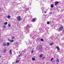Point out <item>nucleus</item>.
<instances>
[{"label": "nucleus", "instance_id": "34", "mask_svg": "<svg viewBox=\"0 0 64 64\" xmlns=\"http://www.w3.org/2000/svg\"><path fill=\"white\" fill-rule=\"evenodd\" d=\"M45 58V57H43V59H44V58Z\"/></svg>", "mask_w": 64, "mask_h": 64}, {"label": "nucleus", "instance_id": "11", "mask_svg": "<svg viewBox=\"0 0 64 64\" xmlns=\"http://www.w3.org/2000/svg\"><path fill=\"white\" fill-rule=\"evenodd\" d=\"M56 48L58 50H60V48H59V47L57 46L56 47Z\"/></svg>", "mask_w": 64, "mask_h": 64}, {"label": "nucleus", "instance_id": "25", "mask_svg": "<svg viewBox=\"0 0 64 64\" xmlns=\"http://www.w3.org/2000/svg\"><path fill=\"white\" fill-rule=\"evenodd\" d=\"M46 34H49V32H46Z\"/></svg>", "mask_w": 64, "mask_h": 64}, {"label": "nucleus", "instance_id": "39", "mask_svg": "<svg viewBox=\"0 0 64 64\" xmlns=\"http://www.w3.org/2000/svg\"><path fill=\"white\" fill-rule=\"evenodd\" d=\"M57 64H58V63H57Z\"/></svg>", "mask_w": 64, "mask_h": 64}, {"label": "nucleus", "instance_id": "32", "mask_svg": "<svg viewBox=\"0 0 64 64\" xmlns=\"http://www.w3.org/2000/svg\"><path fill=\"white\" fill-rule=\"evenodd\" d=\"M8 40L9 41H10L11 40H10V39H8Z\"/></svg>", "mask_w": 64, "mask_h": 64}, {"label": "nucleus", "instance_id": "29", "mask_svg": "<svg viewBox=\"0 0 64 64\" xmlns=\"http://www.w3.org/2000/svg\"><path fill=\"white\" fill-rule=\"evenodd\" d=\"M18 62H19V60H16V63H17Z\"/></svg>", "mask_w": 64, "mask_h": 64}, {"label": "nucleus", "instance_id": "27", "mask_svg": "<svg viewBox=\"0 0 64 64\" xmlns=\"http://www.w3.org/2000/svg\"><path fill=\"white\" fill-rule=\"evenodd\" d=\"M8 27H10V26H11V24H8Z\"/></svg>", "mask_w": 64, "mask_h": 64}, {"label": "nucleus", "instance_id": "30", "mask_svg": "<svg viewBox=\"0 0 64 64\" xmlns=\"http://www.w3.org/2000/svg\"><path fill=\"white\" fill-rule=\"evenodd\" d=\"M52 12H50V13H49V14H52Z\"/></svg>", "mask_w": 64, "mask_h": 64}, {"label": "nucleus", "instance_id": "12", "mask_svg": "<svg viewBox=\"0 0 64 64\" xmlns=\"http://www.w3.org/2000/svg\"><path fill=\"white\" fill-rule=\"evenodd\" d=\"M8 23V22H6L4 23V25H7Z\"/></svg>", "mask_w": 64, "mask_h": 64}, {"label": "nucleus", "instance_id": "2", "mask_svg": "<svg viewBox=\"0 0 64 64\" xmlns=\"http://www.w3.org/2000/svg\"><path fill=\"white\" fill-rule=\"evenodd\" d=\"M30 26H28L26 27V32H29V29H30Z\"/></svg>", "mask_w": 64, "mask_h": 64}, {"label": "nucleus", "instance_id": "9", "mask_svg": "<svg viewBox=\"0 0 64 64\" xmlns=\"http://www.w3.org/2000/svg\"><path fill=\"white\" fill-rule=\"evenodd\" d=\"M6 51H7V50H6V49H5L4 50H3L4 53H5V52H6Z\"/></svg>", "mask_w": 64, "mask_h": 64}, {"label": "nucleus", "instance_id": "1", "mask_svg": "<svg viewBox=\"0 0 64 64\" xmlns=\"http://www.w3.org/2000/svg\"><path fill=\"white\" fill-rule=\"evenodd\" d=\"M37 48L38 50H41L42 49V46L41 45H39Z\"/></svg>", "mask_w": 64, "mask_h": 64}, {"label": "nucleus", "instance_id": "18", "mask_svg": "<svg viewBox=\"0 0 64 64\" xmlns=\"http://www.w3.org/2000/svg\"><path fill=\"white\" fill-rule=\"evenodd\" d=\"M7 18H10V16H7Z\"/></svg>", "mask_w": 64, "mask_h": 64}, {"label": "nucleus", "instance_id": "37", "mask_svg": "<svg viewBox=\"0 0 64 64\" xmlns=\"http://www.w3.org/2000/svg\"><path fill=\"white\" fill-rule=\"evenodd\" d=\"M1 57V56H0V57Z\"/></svg>", "mask_w": 64, "mask_h": 64}, {"label": "nucleus", "instance_id": "17", "mask_svg": "<svg viewBox=\"0 0 64 64\" xmlns=\"http://www.w3.org/2000/svg\"><path fill=\"white\" fill-rule=\"evenodd\" d=\"M59 59H58L56 60V62H59Z\"/></svg>", "mask_w": 64, "mask_h": 64}, {"label": "nucleus", "instance_id": "3", "mask_svg": "<svg viewBox=\"0 0 64 64\" xmlns=\"http://www.w3.org/2000/svg\"><path fill=\"white\" fill-rule=\"evenodd\" d=\"M17 19L18 21H20L21 20V17L20 16H19L17 18Z\"/></svg>", "mask_w": 64, "mask_h": 64}, {"label": "nucleus", "instance_id": "41", "mask_svg": "<svg viewBox=\"0 0 64 64\" xmlns=\"http://www.w3.org/2000/svg\"><path fill=\"white\" fill-rule=\"evenodd\" d=\"M16 50H17V49H16Z\"/></svg>", "mask_w": 64, "mask_h": 64}, {"label": "nucleus", "instance_id": "36", "mask_svg": "<svg viewBox=\"0 0 64 64\" xmlns=\"http://www.w3.org/2000/svg\"><path fill=\"white\" fill-rule=\"evenodd\" d=\"M44 13H46V12H44Z\"/></svg>", "mask_w": 64, "mask_h": 64}, {"label": "nucleus", "instance_id": "15", "mask_svg": "<svg viewBox=\"0 0 64 64\" xmlns=\"http://www.w3.org/2000/svg\"><path fill=\"white\" fill-rule=\"evenodd\" d=\"M54 43L53 42H52V43H50V46H52V45H53V44Z\"/></svg>", "mask_w": 64, "mask_h": 64}, {"label": "nucleus", "instance_id": "28", "mask_svg": "<svg viewBox=\"0 0 64 64\" xmlns=\"http://www.w3.org/2000/svg\"><path fill=\"white\" fill-rule=\"evenodd\" d=\"M33 52H34V51L33 50H32V53H33Z\"/></svg>", "mask_w": 64, "mask_h": 64}, {"label": "nucleus", "instance_id": "42", "mask_svg": "<svg viewBox=\"0 0 64 64\" xmlns=\"http://www.w3.org/2000/svg\"><path fill=\"white\" fill-rule=\"evenodd\" d=\"M58 31H59V30H58Z\"/></svg>", "mask_w": 64, "mask_h": 64}, {"label": "nucleus", "instance_id": "4", "mask_svg": "<svg viewBox=\"0 0 64 64\" xmlns=\"http://www.w3.org/2000/svg\"><path fill=\"white\" fill-rule=\"evenodd\" d=\"M14 45L16 47L18 46V42H16L14 43Z\"/></svg>", "mask_w": 64, "mask_h": 64}, {"label": "nucleus", "instance_id": "35", "mask_svg": "<svg viewBox=\"0 0 64 64\" xmlns=\"http://www.w3.org/2000/svg\"><path fill=\"white\" fill-rule=\"evenodd\" d=\"M42 8V9H43V8Z\"/></svg>", "mask_w": 64, "mask_h": 64}, {"label": "nucleus", "instance_id": "8", "mask_svg": "<svg viewBox=\"0 0 64 64\" xmlns=\"http://www.w3.org/2000/svg\"><path fill=\"white\" fill-rule=\"evenodd\" d=\"M30 37H32V38H34V35H33L32 34H31L30 35Z\"/></svg>", "mask_w": 64, "mask_h": 64}, {"label": "nucleus", "instance_id": "7", "mask_svg": "<svg viewBox=\"0 0 64 64\" xmlns=\"http://www.w3.org/2000/svg\"><path fill=\"white\" fill-rule=\"evenodd\" d=\"M59 3V2H55V5H57Z\"/></svg>", "mask_w": 64, "mask_h": 64}, {"label": "nucleus", "instance_id": "26", "mask_svg": "<svg viewBox=\"0 0 64 64\" xmlns=\"http://www.w3.org/2000/svg\"><path fill=\"white\" fill-rule=\"evenodd\" d=\"M41 41H43L44 40H43V39L42 38L41 39Z\"/></svg>", "mask_w": 64, "mask_h": 64}, {"label": "nucleus", "instance_id": "40", "mask_svg": "<svg viewBox=\"0 0 64 64\" xmlns=\"http://www.w3.org/2000/svg\"><path fill=\"white\" fill-rule=\"evenodd\" d=\"M19 53H20V52H19Z\"/></svg>", "mask_w": 64, "mask_h": 64}, {"label": "nucleus", "instance_id": "21", "mask_svg": "<svg viewBox=\"0 0 64 64\" xmlns=\"http://www.w3.org/2000/svg\"><path fill=\"white\" fill-rule=\"evenodd\" d=\"M14 41V40H10V42H13Z\"/></svg>", "mask_w": 64, "mask_h": 64}, {"label": "nucleus", "instance_id": "16", "mask_svg": "<svg viewBox=\"0 0 64 64\" xmlns=\"http://www.w3.org/2000/svg\"><path fill=\"white\" fill-rule=\"evenodd\" d=\"M10 44L9 42H7V46H9V44Z\"/></svg>", "mask_w": 64, "mask_h": 64}, {"label": "nucleus", "instance_id": "43", "mask_svg": "<svg viewBox=\"0 0 64 64\" xmlns=\"http://www.w3.org/2000/svg\"><path fill=\"white\" fill-rule=\"evenodd\" d=\"M38 0H37V1Z\"/></svg>", "mask_w": 64, "mask_h": 64}, {"label": "nucleus", "instance_id": "31", "mask_svg": "<svg viewBox=\"0 0 64 64\" xmlns=\"http://www.w3.org/2000/svg\"><path fill=\"white\" fill-rule=\"evenodd\" d=\"M53 60V58H52L51 60V61H52Z\"/></svg>", "mask_w": 64, "mask_h": 64}, {"label": "nucleus", "instance_id": "24", "mask_svg": "<svg viewBox=\"0 0 64 64\" xmlns=\"http://www.w3.org/2000/svg\"><path fill=\"white\" fill-rule=\"evenodd\" d=\"M3 28H6V26L4 25L3 26Z\"/></svg>", "mask_w": 64, "mask_h": 64}, {"label": "nucleus", "instance_id": "22", "mask_svg": "<svg viewBox=\"0 0 64 64\" xmlns=\"http://www.w3.org/2000/svg\"><path fill=\"white\" fill-rule=\"evenodd\" d=\"M6 45H7V44L5 43L4 44H3V46H6Z\"/></svg>", "mask_w": 64, "mask_h": 64}, {"label": "nucleus", "instance_id": "20", "mask_svg": "<svg viewBox=\"0 0 64 64\" xmlns=\"http://www.w3.org/2000/svg\"><path fill=\"white\" fill-rule=\"evenodd\" d=\"M32 60H34V61H35V59L34 58H32Z\"/></svg>", "mask_w": 64, "mask_h": 64}, {"label": "nucleus", "instance_id": "13", "mask_svg": "<svg viewBox=\"0 0 64 64\" xmlns=\"http://www.w3.org/2000/svg\"><path fill=\"white\" fill-rule=\"evenodd\" d=\"M12 51V50H10V54H12V52H11Z\"/></svg>", "mask_w": 64, "mask_h": 64}, {"label": "nucleus", "instance_id": "5", "mask_svg": "<svg viewBox=\"0 0 64 64\" xmlns=\"http://www.w3.org/2000/svg\"><path fill=\"white\" fill-rule=\"evenodd\" d=\"M63 27L62 26H61L59 30H62L63 29Z\"/></svg>", "mask_w": 64, "mask_h": 64}, {"label": "nucleus", "instance_id": "38", "mask_svg": "<svg viewBox=\"0 0 64 64\" xmlns=\"http://www.w3.org/2000/svg\"><path fill=\"white\" fill-rule=\"evenodd\" d=\"M12 64H14V62L12 63Z\"/></svg>", "mask_w": 64, "mask_h": 64}, {"label": "nucleus", "instance_id": "10", "mask_svg": "<svg viewBox=\"0 0 64 64\" xmlns=\"http://www.w3.org/2000/svg\"><path fill=\"white\" fill-rule=\"evenodd\" d=\"M50 7L51 8H53L54 7V5L53 4H52L51 5Z\"/></svg>", "mask_w": 64, "mask_h": 64}, {"label": "nucleus", "instance_id": "6", "mask_svg": "<svg viewBox=\"0 0 64 64\" xmlns=\"http://www.w3.org/2000/svg\"><path fill=\"white\" fill-rule=\"evenodd\" d=\"M36 18H34L32 20V22H35V21H36Z\"/></svg>", "mask_w": 64, "mask_h": 64}, {"label": "nucleus", "instance_id": "33", "mask_svg": "<svg viewBox=\"0 0 64 64\" xmlns=\"http://www.w3.org/2000/svg\"><path fill=\"white\" fill-rule=\"evenodd\" d=\"M14 36H13L12 38V39H14Z\"/></svg>", "mask_w": 64, "mask_h": 64}, {"label": "nucleus", "instance_id": "14", "mask_svg": "<svg viewBox=\"0 0 64 64\" xmlns=\"http://www.w3.org/2000/svg\"><path fill=\"white\" fill-rule=\"evenodd\" d=\"M43 57V54H42L41 55H40V57L41 58V57Z\"/></svg>", "mask_w": 64, "mask_h": 64}, {"label": "nucleus", "instance_id": "19", "mask_svg": "<svg viewBox=\"0 0 64 64\" xmlns=\"http://www.w3.org/2000/svg\"><path fill=\"white\" fill-rule=\"evenodd\" d=\"M22 55V54H20L18 55V57H20V56H21V55Z\"/></svg>", "mask_w": 64, "mask_h": 64}, {"label": "nucleus", "instance_id": "23", "mask_svg": "<svg viewBox=\"0 0 64 64\" xmlns=\"http://www.w3.org/2000/svg\"><path fill=\"white\" fill-rule=\"evenodd\" d=\"M47 23L48 24H50V22H47Z\"/></svg>", "mask_w": 64, "mask_h": 64}]
</instances>
